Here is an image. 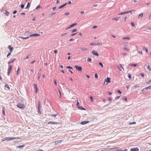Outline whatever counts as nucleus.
<instances>
[{"label":"nucleus","mask_w":151,"mask_h":151,"mask_svg":"<svg viewBox=\"0 0 151 151\" xmlns=\"http://www.w3.org/2000/svg\"><path fill=\"white\" fill-rule=\"evenodd\" d=\"M40 7V6L39 5H38L35 8L36 10L38 9Z\"/></svg>","instance_id":"864d4df0"},{"label":"nucleus","mask_w":151,"mask_h":151,"mask_svg":"<svg viewBox=\"0 0 151 151\" xmlns=\"http://www.w3.org/2000/svg\"><path fill=\"white\" fill-rule=\"evenodd\" d=\"M8 47L9 49V50L11 52H12V51H13V47H11V45L8 46Z\"/></svg>","instance_id":"2eb2a0df"},{"label":"nucleus","mask_w":151,"mask_h":151,"mask_svg":"<svg viewBox=\"0 0 151 151\" xmlns=\"http://www.w3.org/2000/svg\"><path fill=\"white\" fill-rule=\"evenodd\" d=\"M19 68L16 71V73H17L16 74L17 76H18L19 75Z\"/></svg>","instance_id":"ea45409f"},{"label":"nucleus","mask_w":151,"mask_h":151,"mask_svg":"<svg viewBox=\"0 0 151 151\" xmlns=\"http://www.w3.org/2000/svg\"><path fill=\"white\" fill-rule=\"evenodd\" d=\"M147 69H148L150 71L151 70V68L150 65H147Z\"/></svg>","instance_id":"b1692460"},{"label":"nucleus","mask_w":151,"mask_h":151,"mask_svg":"<svg viewBox=\"0 0 151 151\" xmlns=\"http://www.w3.org/2000/svg\"><path fill=\"white\" fill-rule=\"evenodd\" d=\"M77 24V23H74L70 26V27L72 28V27H73L75 25H76Z\"/></svg>","instance_id":"bb28decb"},{"label":"nucleus","mask_w":151,"mask_h":151,"mask_svg":"<svg viewBox=\"0 0 151 151\" xmlns=\"http://www.w3.org/2000/svg\"><path fill=\"white\" fill-rule=\"evenodd\" d=\"M78 109H80V110H86V109H85L84 108L81 107L80 106H78Z\"/></svg>","instance_id":"aec40b11"},{"label":"nucleus","mask_w":151,"mask_h":151,"mask_svg":"<svg viewBox=\"0 0 151 151\" xmlns=\"http://www.w3.org/2000/svg\"><path fill=\"white\" fill-rule=\"evenodd\" d=\"M140 74L141 76L142 77H144L145 76H144V74L143 73H140Z\"/></svg>","instance_id":"a18cd8bd"},{"label":"nucleus","mask_w":151,"mask_h":151,"mask_svg":"<svg viewBox=\"0 0 151 151\" xmlns=\"http://www.w3.org/2000/svg\"><path fill=\"white\" fill-rule=\"evenodd\" d=\"M117 151H127V149H125L124 150H117Z\"/></svg>","instance_id":"e433bc0d"},{"label":"nucleus","mask_w":151,"mask_h":151,"mask_svg":"<svg viewBox=\"0 0 151 151\" xmlns=\"http://www.w3.org/2000/svg\"><path fill=\"white\" fill-rule=\"evenodd\" d=\"M117 92H118V93H119L120 94H121L122 93L119 90H117Z\"/></svg>","instance_id":"338daca9"},{"label":"nucleus","mask_w":151,"mask_h":151,"mask_svg":"<svg viewBox=\"0 0 151 151\" xmlns=\"http://www.w3.org/2000/svg\"><path fill=\"white\" fill-rule=\"evenodd\" d=\"M2 114L4 115H5V111H4V107H3Z\"/></svg>","instance_id":"cd10ccee"},{"label":"nucleus","mask_w":151,"mask_h":151,"mask_svg":"<svg viewBox=\"0 0 151 151\" xmlns=\"http://www.w3.org/2000/svg\"><path fill=\"white\" fill-rule=\"evenodd\" d=\"M40 108L41 106H40V101H38V106L37 108Z\"/></svg>","instance_id":"393cba45"},{"label":"nucleus","mask_w":151,"mask_h":151,"mask_svg":"<svg viewBox=\"0 0 151 151\" xmlns=\"http://www.w3.org/2000/svg\"><path fill=\"white\" fill-rule=\"evenodd\" d=\"M62 141L60 140H58L56 141L55 142V145H58L59 144L61 143Z\"/></svg>","instance_id":"1a4fd4ad"},{"label":"nucleus","mask_w":151,"mask_h":151,"mask_svg":"<svg viewBox=\"0 0 151 151\" xmlns=\"http://www.w3.org/2000/svg\"><path fill=\"white\" fill-rule=\"evenodd\" d=\"M67 33H66H66H64V34H63L61 35V36H65V35H67Z\"/></svg>","instance_id":"13d9d810"},{"label":"nucleus","mask_w":151,"mask_h":151,"mask_svg":"<svg viewBox=\"0 0 151 151\" xmlns=\"http://www.w3.org/2000/svg\"><path fill=\"white\" fill-rule=\"evenodd\" d=\"M16 60V58H14L12 60L8 62V64H10L11 63H13Z\"/></svg>","instance_id":"dca6fc26"},{"label":"nucleus","mask_w":151,"mask_h":151,"mask_svg":"<svg viewBox=\"0 0 151 151\" xmlns=\"http://www.w3.org/2000/svg\"><path fill=\"white\" fill-rule=\"evenodd\" d=\"M11 71L8 70V72H7V75L9 76V74L11 72Z\"/></svg>","instance_id":"e2e57ef3"},{"label":"nucleus","mask_w":151,"mask_h":151,"mask_svg":"<svg viewBox=\"0 0 151 151\" xmlns=\"http://www.w3.org/2000/svg\"><path fill=\"white\" fill-rule=\"evenodd\" d=\"M110 82V78H109L108 77L106 79H105L104 84L105 83V82H107V83H109Z\"/></svg>","instance_id":"20e7f679"},{"label":"nucleus","mask_w":151,"mask_h":151,"mask_svg":"<svg viewBox=\"0 0 151 151\" xmlns=\"http://www.w3.org/2000/svg\"><path fill=\"white\" fill-rule=\"evenodd\" d=\"M24 5L23 4H22L20 6L21 8L22 9L24 7Z\"/></svg>","instance_id":"8fccbe9b"},{"label":"nucleus","mask_w":151,"mask_h":151,"mask_svg":"<svg viewBox=\"0 0 151 151\" xmlns=\"http://www.w3.org/2000/svg\"><path fill=\"white\" fill-rule=\"evenodd\" d=\"M34 87H35V92H36V93H37L38 91V88L37 87V85L36 84H34Z\"/></svg>","instance_id":"f3484780"},{"label":"nucleus","mask_w":151,"mask_h":151,"mask_svg":"<svg viewBox=\"0 0 151 151\" xmlns=\"http://www.w3.org/2000/svg\"><path fill=\"white\" fill-rule=\"evenodd\" d=\"M6 11V13H4V14L6 16H8L9 14V12H8L7 11Z\"/></svg>","instance_id":"c9c22d12"},{"label":"nucleus","mask_w":151,"mask_h":151,"mask_svg":"<svg viewBox=\"0 0 151 151\" xmlns=\"http://www.w3.org/2000/svg\"><path fill=\"white\" fill-rule=\"evenodd\" d=\"M78 49L80 50H83V51H88L89 50L87 48H84V47L79 48Z\"/></svg>","instance_id":"6e6552de"},{"label":"nucleus","mask_w":151,"mask_h":151,"mask_svg":"<svg viewBox=\"0 0 151 151\" xmlns=\"http://www.w3.org/2000/svg\"><path fill=\"white\" fill-rule=\"evenodd\" d=\"M119 19V18L114 17L112 19V20H114L115 21H117Z\"/></svg>","instance_id":"a878e982"},{"label":"nucleus","mask_w":151,"mask_h":151,"mask_svg":"<svg viewBox=\"0 0 151 151\" xmlns=\"http://www.w3.org/2000/svg\"><path fill=\"white\" fill-rule=\"evenodd\" d=\"M128 77L129 79H131L132 78L131 76L129 73H128Z\"/></svg>","instance_id":"f704fd0d"},{"label":"nucleus","mask_w":151,"mask_h":151,"mask_svg":"<svg viewBox=\"0 0 151 151\" xmlns=\"http://www.w3.org/2000/svg\"><path fill=\"white\" fill-rule=\"evenodd\" d=\"M126 14V12H121L120 13H119L118 14V15H123V14Z\"/></svg>","instance_id":"5701e85b"},{"label":"nucleus","mask_w":151,"mask_h":151,"mask_svg":"<svg viewBox=\"0 0 151 151\" xmlns=\"http://www.w3.org/2000/svg\"><path fill=\"white\" fill-rule=\"evenodd\" d=\"M17 107L20 109H23L25 107V106L23 104L19 103L17 105Z\"/></svg>","instance_id":"f03ea898"},{"label":"nucleus","mask_w":151,"mask_h":151,"mask_svg":"<svg viewBox=\"0 0 151 151\" xmlns=\"http://www.w3.org/2000/svg\"><path fill=\"white\" fill-rule=\"evenodd\" d=\"M24 146V145H23L18 146H17V147L19 148H22Z\"/></svg>","instance_id":"473e14b6"},{"label":"nucleus","mask_w":151,"mask_h":151,"mask_svg":"<svg viewBox=\"0 0 151 151\" xmlns=\"http://www.w3.org/2000/svg\"><path fill=\"white\" fill-rule=\"evenodd\" d=\"M130 151H139V149L137 147L132 148Z\"/></svg>","instance_id":"9b49d317"},{"label":"nucleus","mask_w":151,"mask_h":151,"mask_svg":"<svg viewBox=\"0 0 151 151\" xmlns=\"http://www.w3.org/2000/svg\"><path fill=\"white\" fill-rule=\"evenodd\" d=\"M128 43L127 42H124L123 43V45H124L127 46L128 45Z\"/></svg>","instance_id":"37998d69"},{"label":"nucleus","mask_w":151,"mask_h":151,"mask_svg":"<svg viewBox=\"0 0 151 151\" xmlns=\"http://www.w3.org/2000/svg\"><path fill=\"white\" fill-rule=\"evenodd\" d=\"M40 35V34H34L32 35H29V37H36L39 36Z\"/></svg>","instance_id":"39448f33"},{"label":"nucleus","mask_w":151,"mask_h":151,"mask_svg":"<svg viewBox=\"0 0 151 151\" xmlns=\"http://www.w3.org/2000/svg\"><path fill=\"white\" fill-rule=\"evenodd\" d=\"M67 4V3H65L64 4H63V5H62L61 6H60L58 8V9H60L63 7H64L66 6Z\"/></svg>","instance_id":"0eeeda50"},{"label":"nucleus","mask_w":151,"mask_h":151,"mask_svg":"<svg viewBox=\"0 0 151 151\" xmlns=\"http://www.w3.org/2000/svg\"><path fill=\"white\" fill-rule=\"evenodd\" d=\"M69 14H70L69 13L67 12V13H65L64 14H65V15H69Z\"/></svg>","instance_id":"69168bd1"},{"label":"nucleus","mask_w":151,"mask_h":151,"mask_svg":"<svg viewBox=\"0 0 151 151\" xmlns=\"http://www.w3.org/2000/svg\"><path fill=\"white\" fill-rule=\"evenodd\" d=\"M29 32V31H26L25 33H24V34H27V35H28V33Z\"/></svg>","instance_id":"4d7b16f0"},{"label":"nucleus","mask_w":151,"mask_h":151,"mask_svg":"<svg viewBox=\"0 0 151 151\" xmlns=\"http://www.w3.org/2000/svg\"><path fill=\"white\" fill-rule=\"evenodd\" d=\"M90 99L91 100V102H92L93 101V97L92 96H91L90 97Z\"/></svg>","instance_id":"6e6d98bb"},{"label":"nucleus","mask_w":151,"mask_h":151,"mask_svg":"<svg viewBox=\"0 0 151 151\" xmlns=\"http://www.w3.org/2000/svg\"><path fill=\"white\" fill-rule=\"evenodd\" d=\"M87 60L88 62H91L92 60V59L90 58H88L87 59Z\"/></svg>","instance_id":"79ce46f5"},{"label":"nucleus","mask_w":151,"mask_h":151,"mask_svg":"<svg viewBox=\"0 0 151 151\" xmlns=\"http://www.w3.org/2000/svg\"><path fill=\"white\" fill-rule=\"evenodd\" d=\"M143 15V14L142 13H141L138 16V17L139 18H141Z\"/></svg>","instance_id":"2f4dec72"},{"label":"nucleus","mask_w":151,"mask_h":151,"mask_svg":"<svg viewBox=\"0 0 151 151\" xmlns=\"http://www.w3.org/2000/svg\"><path fill=\"white\" fill-rule=\"evenodd\" d=\"M131 25L132 26V27H134L135 26V25L134 23V22H131Z\"/></svg>","instance_id":"49530a36"},{"label":"nucleus","mask_w":151,"mask_h":151,"mask_svg":"<svg viewBox=\"0 0 151 151\" xmlns=\"http://www.w3.org/2000/svg\"><path fill=\"white\" fill-rule=\"evenodd\" d=\"M99 64L103 68L104 65L103 64H102V63L101 62H99Z\"/></svg>","instance_id":"4c0bfd02"},{"label":"nucleus","mask_w":151,"mask_h":151,"mask_svg":"<svg viewBox=\"0 0 151 151\" xmlns=\"http://www.w3.org/2000/svg\"><path fill=\"white\" fill-rule=\"evenodd\" d=\"M151 89V85L146 88V89Z\"/></svg>","instance_id":"72a5a7b5"},{"label":"nucleus","mask_w":151,"mask_h":151,"mask_svg":"<svg viewBox=\"0 0 151 151\" xmlns=\"http://www.w3.org/2000/svg\"><path fill=\"white\" fill-rule=\"evenodd\" d=\"M109 149L104 148V150H102L101 151L96 150V151H109Z\"/></svg>","instance_id":"a211bd4d"},{"label":"nucleus","mask_w":151,"mask_h":151,"mask_svg":"<svg viewBox=\"0 0 151 151\" xmlns=\"http://www.w3.org/2000/svg\"><path fill=\"white\" fill-rule=\"evenodd\" d=\"M74 67L78 71H81L82 70V68L81 66L76 65L74 66Z\"/></svg>","instance_id":"7ed1b4c3"},{"label":"nucleus","mask_w":151,"mask_h":151,"mask_svg":"<svg viewBox=\"0 0 151 151\" xmlns=\"http://www.w3.org/2000/svg\"><path fill=\"white\" fill-rule=\"evenodd\" d=\"M5 87L6 88H8L9 89H10V87H9V86H8V85L7 84H6L5 85Z\"/></svg>","instance_id":"c85d7f7f"},{"label":"nucleus","mask_w":151,"mask_h":151,"mask_svg":"<svg viewBox=\"0 0 151 151\" xmlns=\"http://www.w3.org/2000/svg\"><path fill=\"white\" fill-rule=\"evenodd\" d=\"M57 114H52V115H48V116H52L55 117L57 115Z\"/></svg>","instance_id":"a19ab883"},{"label":"nucleus","mask_w":151,"mask_h":151,"mask_svg":"<svg viewBox=\"0 0 151 151\" xmlns=\"http://www.w3.org/2000/svg\"><path fill=\"white\" fill-rule=\"evenodd\" d=\"M17 12V10H15L13 11V14H15Z\"/></svg>","instance_id":"0e129e2a"},{"label":"nucleus","mask_w":151,"mask_h":151,"mask_svg":"<svg viewBox=\"0 0 151 151\" xmlns=\"http://www.w3.org/2000/svg\"><path fill=\"white\" fill-rule=\"evenodd\" d=\"M58 123L57 122H48V123H47V124H58Z\"/></svg>","instance_id":"f8f14e48"},{"label":"nucleus","mask_w":151,"mask_h":151,"mask_svg":"<svg viewBox=\"0 0 151 151\" xmlns=\"http://www.w3.org/2000/svg\"><path fill=\"white\" fill-rule=\"evenodd\" d=\"M19 38H21L23 40H24V39H26L29 38V36H27V37H22V36H19Z\"/></svg>","instance_id":"ddd939ff"},{"label":"nucleus","mask_w":151,"mask_h":151,"mask_svg":"<svg viewBox=\"0 0 151 151\" xmlns=\"http://www.w3.org/2000/svg\"><path fill=\"white\" fill-rule=\"evenodd\" d=\"M146 83L148 84H150L151 83V80L148 81L146 82Z\"/></svg>","instance_id":"09e8293b"},{"label":"nucleus","mask_w":151,"mask_h":151,"mask_svg":"<svg viewBox=\"0 0 151 151\" xmlns=\"http://www.w3.org/2000/svg\"><path fill=\"white\" fill-rule=\"evenodd\" d=\"M54 83L55 85H57V83L56 81L55 80H54Z\"/></svg>","instance_id":"052dcab7"},{"label":"nucleus","mask_w":151,"mask_h":151,"mask_svg":"<svg viewBox=\"0 0 151 151\" xmlns=\"http://www.w3.org/2000/svg\"><path fill=\"white\" fill-rule=\"evenodd\" d=\"M30 3L29 2H28L27 4V5L26 6V7H25V9H28L29 7L30 6Z\"/></svg>","instance_id":"6ab92c4d"},{"label":"nucleus","mask_w":151,"mask_h":151,"mask_svg":"<svg viewBox=\"0 0 151 151\" xmlns=\"http://www.w3.org/2000/svg\"><path fill=\"white\" fill-rule=\"evenodd\" d=\"M129 65L132 66L136 67L138 65L136 64H129Z\"/></svg>","instance_id":"412c9836"},{"label":"nucleus","mask_w":151,"mask_h":151,"mask_svg":"<svg viewBox=\"0 0 151 151\" xmlns=\"http://www.w3.org/2000/svg\"><path fill=\"white\" fill-rule=\"evenodd\" d=\"M124 49L126 50L127 51H129V49L127 48H126V47H124Z\"/></svg>","instance_id":"bf43d9fd"},{"label":"nucleus","mask_w":151,"mask_h":151,"mask_svg":"<svg viewBox=\"0 0 151 151\" xmlns=\"http://www.w3.org/2000/svg\"><path fill=\"white\" fill-rule=\"evenodd\" d=\"M76 31H77L76 29H73V30H72V31H70V32H72V33L74 32H75Z\"/></svg>","instance_id":"58836bf2"},{"label":"nucleus","mask_w":151,"mask_h":151,"mask_svg":"<svg viewBox=\"0 0 151 151\" xmlns=\"http://www.w3.org/2000/svg\"><path fill=\"white\" fill-rule=\"evenodd\" d=\"M91 45H101L102 44L100 43H91Z\"/></svg>","instance_id":"4468645a"},{"label":"nucleus","mask_w":151,"mask_h":151,"mask_svg":"<svg viewBox=\"0 0 151 151\" xmlns=\"http://www.w3.org/2000/svg\"><path fill=\"white\" fill-rule=\"evenodd\" d=\"M92 53L96 56H98L99 55L98 52L95 51H93L92 52Z\"/></svg>","instance_id":"423d86ee"},{"label":"nucleus","mask_w":151,"mask_h":151,"mask_svg":"<svg viewBox=\"0 0 151 151\" xmlns=\"http://www.w3.org/2000/svg\"><path fill=\"white\" fill-rule=\"evenodd\" d=\"M123 98H124V100L125 101H127V98H126L125 97H123Z\"/></svg>","instance_id":"680f3d73"},{"label":"nucleus","mask_w":151,"mask_h":151,"mask_svg":"<svg viewBox=\"0 0 151 151\" xmlns=\"http://www.w3.org/2000/svg\"><path fill=\"white\" fill-rule=\"evenodd\" d=\"M126 12V14L129 13H131V14H132V11H131V10L129 11H127Z\"/></svg>","instance_id":"5fc2aeb1"},{"label":"nucleus","mask_w":151,"mask_h":151,"mask_svg":"<svg viewBox=\"0 0 151 151\" xmlns=\"http://www.w3.org/2000/svg\"><path fill=\"white\" fill-rule=\"evenodd\" d=\"M55 13H52L50 14V17H52L54 14H55Z\"/></svg>","instance_id":"de8ad7c7"},{"label":"nucleus","mask_w":151,"mask_h":151,"mask_svg":"<svg viewBox=\"0 0 151 151\" xmlns=\"http://www.w3.org/2000/svg\"><path fill=\"white\" fill-rule=\"evenodd\" d=\"M94 77H95L96 78V79H97L98 78V75L96 74V73L94 75Z\"/></svg>","instance_id":"c03bdc74"},{"label":"nucleus","mask_w":151,"mask_h":151,"mask_svg":"<svg viewBox=\"0 0 151 151\" xmlns=\"http://www.w3.org/2000/svg\"><path fill=\"white\" fill-rule=\"evenodd\" d=\"M79 103L78 102V101L77 100V104H76V105L77 106H78H78H79Z\"/></svg>","instance_id":"603ef678"},{"label":"nucleus","mask_w":151,"mask_h":151,"mask_svg":"<svg viewBox=\"0 0 151 151\" xmlns=\"http://www.w3.org/2000/svg\"><path fill=\"white\" fill-rule=\"evenodd\" d=\"M12 65H10L9 66L8 70L11 71L12 69Z\"/></svg>","instance_id":"4be33fe9"},{"label":"nucleus","mask_w":151,"mask_h":151,"mask_svg":"<svg viewBox=\"0 0 151 151\" xmlns=\"http://www.w3.org/2000/svg\"><path fill=\"white\" fill-rule=\"evenodd\" d=\"M66 68L68 69H73V68L72 67H71L70 66H68L66 67Z\"/></svg>","instance_id":"3c124183"},{"label":"nucleus","mask_w":151,"mask_h":151,"mask_svg":"<svg viewBox=\"0 0 151 151\" xmlns=\"http://www.w3.org/2000/svg\"><path fill=\"white\" fill-rule=\"evenodd\" d=\"M130 38L129 37H123V39H127L128 40H129L130 39Z\"/></svg>","instance_id":"7c9ffc66"},{"label":"nucleus","mask_w":151,"mask_h":151,"mask_svg":"<svg viewBox=\"0 0 151 151\" xmlns=\"http://www.w3.org/2000/svg\"><path fill=\"white\" fill-rule=\"evenodd\" d=\"M60 3V1L59 0H57L56 1V4H58Z\"/></svg>","instance_id":"774afa93"},{"label":"nucleus","mask_w":151,"mask_h":151,"mask_svg":"<svg viewBox=\"0 0 151 151\" xmlns=\"http://www.w3.org/2000/svg\"><path fill=\"white\" fill-rule=\"evenodd\" d=\"M37 109H38V110H37L38 112V113H39L40 114H41V111L40 110V108H37Z\"/></svg>","instance_id":"c756f323"},{"label":"nucleus","mask_w":151,"mask_h":151,"mask_svg":"<svg viewBox=\"0 0 151 151\" xmlns=\"http://www.w3.org/2000/svg\"><path fill=\"white\" fill-rule=\"evenodd\" d=\"M89 122L88 121H83L82 122H81L80 124L82 125H83L86 124L87 123H88Z\"/></svg>","instance_id":"9d476101"},{"label":"nucleus","mask_w":151,"mask_h":151,"mask_svg":"<svg viewBox=\"0 0 151 151\" xmlns=\"http://www.w3.org/2000/svg\"><path fill=\"white\" fill-rule=\"evenodd\" d=\"M20 139L19 137H5L2 139L1 141L4 142L5 141L7 140H12L14 139Z\"/></svg>","instance_id":"f257e3e1"}]
</instances>
